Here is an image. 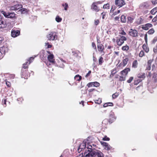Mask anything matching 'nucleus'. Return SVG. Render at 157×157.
I'll return each instance as SVG.
<instances>
[{"label": "nucleus", "mask_w": 157, "mask_h": 157, "mask_svg": "<svg viewBox=\"0 0 157 157\" xmlns=\"http://www.w3.org/2000/svg\"><path fill=\"white\" fill-rule=\"evenodd\" d=\"M89 153L86 154L85 157H104L102 152L98 150H88Z\"/></svg>", "instance_id": "f257e3e1"}, {"label": "nucleus", "mask_w": 157, "mask_h": 157, "mask_svg": "<svg viewBox=\"0 0 157 157\" xmlns=\"http://www.w3.org/2000/svg\"><path fill=\"white\" fill-rule=\"evenodd\" d=\"M47 36L48 40H53L56 39L57 38L56 33L55 32H50Z\"/></svg>", "instance_id": "f03ea898"}, {"label": "nucleus", "mask_w": 157, "mask_h": 157, "mask_svg": "<svg viewBox=\"0 0 157 157\" xmlns=\"http://www.w3.org/2000/svg\"><path fill=\"white\" fill-rule=\"evenodd\" d=\"M120 38L117 40L116 42L117 45L121 46L124 43V41L127 40L126 38L123 36H120Z\"/></svg>", "instance_id": "7ed1b4c3"}, {"label": "nucleus", "mask_w": 157, "mask_h": 157, "mask_svg": "<svg viewBox=\"0 0 157 157\" xmlns=\"http://www.w3.org/2000/svg\"><path fill=\"white\" fill-rule=\"evenodd\" d=\"M150 6V5L149 3L147 2H142L139 6L140 8L144 10L148 9Z\"/></svg>", "instance_id": "20e7f679"}, {"label": "nucleus", "mask_w": 157, "mask_h": 157, "mask_svg": "<svg viewBox=\"0 0 157 157\" xmlns=\"http://www.w3.org/2000/svg\"><path fill=\"white\" fill-rule=\"evenodd\" d=\"M47 52L49 54L48 56V61L53 63H55V59H54V56L53 54L51 53L50 52L47 51Z\"/></svg>", "instance_id": "39448f33"}, {"label": "nucleus", "mask_w": 157, "mask_h": 157, "mask_svg": "<svg viewBox=\"0 0 157 157\" xmlns=\"http://www.w3.org/2000/svg\"><path fill=\"white\" fill-rule=\"evenodd\" d=\"M22 7V5L20 3H17L14 6L10 7V10H16Z\"/></svg>", "instance_id": "423d86ee"}, {"label": "nucleus", "mask_w": 157, "mask_h": 157, "mask_svg": "<svg viewBox=\"0 0 157 157\" xmlns=\"http://www.w3.org/2000/svg\"><path fill=\"white\" fill-rule=\"evenodd\" d=\"M115 4L117 6L121 7L125 4V2L124 0H116Z\"/></svg>", "instance_id": "0eeeda50"}, {"label": "nucleus", "mask_w": 157, "mask_h": 157, "mask_svg": "<svg viewBox=\"0 0 157 157\" xmlns=\"http://www.w3.org/2000/svg\"><path fill=\"white\" fill-rule=\"evenodd\" d=\"M129 35L133 37H136L138 36V33L137 31L136 30H133L132 29H130V31L129 32Z\"/></svg>", "instance_id": "6e6552de"}, {"label": "nucleus", "mask_w": 157, "mask_h": 157, "mask_svg": "<svg viewBox=\"0 0 157 157\" xmlns=\"http://www.w3.org/2000/svg\"><path fill=\"white\" fill-rule=\"evenodd\" d=\"M34 59V58L33 57H30L29 59L27 60V61L25 63H24L23 64V68L25 69L27 68L28 65L32 62Z\"/></svg>", "instance_id": "1a4fd4ad"}, {"label": "nucleus", "mask_w": 157, "mask_h": 157, "mask_svg": "<svg viewBox=\"0 0 157 157\" xmlns=\"http://www.w3.org/2000/svg\"><path fill=\"white\" fill-rule=\"evenodd\" d=\"M8 48L5 47H3L0 48V53L1 55L0 56V58H1L3 54H5L6 52H7Z\"/></svg>", "instance_id": "9d476101"}, {"label": "nucleus", "mask_w": 157, "mask_h": 157, "mask_svg": "<svg viewBox=\"0 0 157 157\" xmlns=\"http://www.w3.org/2000/svg\"><path fill=\"white\" fill-rule=\"evenodd\" d=\"M20 34V31L19 30H12L11 33V35L12 37H15L19 36Z\"/></svg>", "instance_id": "9b49d317"}, {"label": "nucleus", "mask_w": 157, "mask_h": 157, "mask_svg": "<svg viewBox=\"0 0 157 157\" xmlns=\"http://www.w3.org/2000/svg\"><path fill=\"white\" fill-rule=\"evenodd\" d=\"M91 9L96 12H98L99 10V8L98 7L95 3H94L91 6Z\"/></svg>", "instance_id": "f8f14e48"}, {"label": "nucleus", "mask_w": 157, "mask_h": 157, "mask_svg": "<svg viewBox=\"0 0 157 157\" xmlns=\"http://www.w3.org/2000/svg\"><path fill=\"white\" fill-rule=\"evenodd\" d=\"M142 29L145 30H147L149 29L152 27V25L150 23H147L142 25Z\"/></svg>", "instance_id": "ddd939ff"}, {"label": "nucleus", "mask_w": 157, "mask_h": 157, "mask_svg": "<svg viewBox=\"0 0 157 157\" xmlns=\"http://www.w3.org/2000/svg\"><path fill=\"white\" fill-rule=\"evenodd\" d=\"M116 119V117L113 114H111L109 117V122L110 123H112Z\"/></svg>", "instance_id": "4468645a"}, {"label": "nucleus", "mask_w": 157, "mask_h": 157, "mask_svg": "<svg viewBox=\"0 0 157 157\" xmlns=\"http://www.w3.org/2000/svg\"><path fill=\"white\" fill-rule=\"evenodd\" d=\"M64 62L62 59H60V60L58 61V64L59 67L61 68H63L64 67V65L63 63Z\"/></svg>", "instance_id": "2eb2a0df"}, {"label": "nucleus", "mask_w": 157, "mask_h": 157, "mask_svg": "<svg viewBox=\"0 0 157 157\" xmlns=\"http://www.w3.org/2000/svg\"><path fill=\"white\" fill-rule=\"evenodd\" d=\"M15 15L14 13H9L7 18L13 19L15 18Z\"/></svg>", "instance_id": "dca6fc26"}, {"label": "nucleus", "mask_w": 157, "mask_h": 157, "mask_svg": "<svg viewBox=\"0 0 157 157\" xmlns=\"http://www.w3.org/2000/svg\"><path fill=\"white\" fill-rule=\"evenodd\" d=\"M98 50L100 52H103L104 47L101 44H98L97 45Z\"/></svg>", "instance_id": "f3484780"}, {"label": "nucleus", "mask_w": 157, "mask_h": 157, "mask_svg": "<svg viewBox=\"0 0 157 157\" xmlns=\"http://www.w3.org/2000/svg\"><path fill=\"white\" fill-rule=\"evenodd\" d=\"M130 71V69L129 68H127L121 71V73L122 75L125 76L127 74L128 72Z\"/></svg>", "instance_id": "a211bd4d"}, {"label": "nucleus", "mask_w": 157, "mask_h": 157, "mask_svg": "<svg viewBox=\"0 0 157 157\" xmlns=\"http://www.w3.org/2000/svg\"><path fill=\"white\" fill-rule=\"evenodd\" d=\"M5 22L0 18V28L5 27Z\"/></svg>", "instance_id": "6ab92c4d"}, {"label": "nucleus", "mask_w": 157, "mask_h": 157, "mask_svg": "<svg viewBox=\"0 0 157 157\" xmlns=\"http://www.w3.org/2000/svg\"><path fill=\"white\" fill-rule=\"evenodd\" d=\"M142 48L147 53L149 51V48L147 46L146 44H143L142 46Z\"/></svg>", "instance_id": "aec40b11"}, {"label": "nucleus", "mask_w": 157, "mask_h": 157, "mask_svg": "<svg viewBox=\"0 0 157 157\" xmlns=\"http://www.w3.org/2000/svg\"><path fill=\"white\" fill-rule=\"evenodd\" d=\"M86 147L87 149H88V150H95L94 148V147H93L92 145L87 144H86Z\"/></svg>", "instance_id": "412c9836"}, {"label": "nucleus", "mask_w": 157, "mask_h": 157, "mask_svg": "<svg viewBox=\"0 0 157 157\" xmlns=\"http://www.w3.org/2000/svg\"><path fill=\"white\" fill-rule=\"evenodd\" d=\"M74 79L76 81H79L81 80L82 79V77L79 75H77L74 77Z\"/></svg>", "instance_id": "4be33fe9"}, {"label": "nucleus", "mask_w": 157, "mask_h": 157, "mask_svg": "<svg viewBox=\"0 0 157 157\" xmlns=\"http://www.w3.org/2000/svg\"><path fill=\"white\" fill-rule=\"evenodd\" d=\"M62 5L64 7L65 10H67V8L68 7V5L67 3H63L62 4Z\"/></svg>", "instance_id": "5701e85b"}, {"label": "nucleus", "mask_w": 157, "mask_h": 157, "mask_svg": "<svg viewBox=\"0 0 157 157\" xmlns=\"http://www.w3.org/2000/svg\"><path fill=\"white\" fill-rule=\"evenodd\" d=\"M1 13L5 17L7 18L9 12H7L2 10L1 11Z\"/></svg>", "instance_id": "b1692460"}, {"label": "nucleus", "mask_w": 157, "mask_h": 157, "mask_svg": "<svg viewBox=\"0 0 157 157\" xmlns=\"http://www.w3.org/2000/svg\"><path fill=\"white\" fill-rule=\"evenodd\" d=\"M129 48V46L126 45L125 46H123L122 48V49L124 51H127Z\"/></svg>", "instance_id": "393cba45"}, {"label": "nucleus", "mask_w": 157, "mask_h": 157, "mask_svg": "<svg viewBox=\"0 0 157 157\" xmlns=\"http://www.w3.org/2000/svg\"><path fill=\"white\" fill-rule=\"evenodd\" d=\"M137 61L136 60H135L132 63V67L135 68H136L137 66Z\"/></svg>", "instance_id": "a878e982"}, {"label": "nucleus", "mask_w": 157, "mask_h": 157, "mask_svg": "<svg viewBox=\"0 0 157 157\" xmlns=\"http://www.w3.org/2000/svg\"><path fill=\"white\" fill-rule=\"evenodd\" d=\"M138 77L139 78H142L143 79L145 77V73H141L138 75Z\"/></svg>", "instance_id": "bb28decb"}, {"label": "nucleus", "mask_w": 157, "mask_h": 157, "mask_svg": "<svg viewBox=\"0 0 157 157\" xmlns=\"http://www.w3.org/2000/svg\"><path fill=\"white\" fill-rule=\"evenodd\" d=\"M121 21L122 22L125 23L126 21L125 17L124 15H122L121 18Z\"/></svg>", "instance_id": "cd10ccee"}, {"label": "nucleus", "mask_w": 157, "mask_h": 157, "mask_svg": "<svg viewBox=\"0 0 157 157\" xmlns=\"http://www.w3.org/2000/svg\"><path fill=\"white\" fill-rule=\"evenodd\" d=\"M157 12V7L151 10V13L152 14H155Z\"/></svg>", "instance_id": "c85d7f7f"}, {"label": "nucleus", "mask_w": 157, "mask_h": 157, "mask_svg": "<svg viewBox=\"0 0 157 157\" xmlns=\"http://www.w3.org/2000/svg\"><path fill=\"white\" fill-rule=\"evenodd\" d=\"M113 103L112 102H108L105 103L103 105V107H106L108 106H113Z\"/></svg>", "instance_id": "c756f323"}, {"label": "nucleus", "mask_w": 157, "mask_h": 157, "mask_svg": "<svg viewBox=\"0 0 157 157\" xmlns=\"http://www.w3.org/2000/svg\"><path fill=\"white\" fill-rule=\"evenodd\" d=\"M103 62L104 61L103 58L101 56L100 57L98 60V63L99 64L101 65H102Z\"/></svg>", "instance_id": "7c9ffc66"}, {"label": "nucleus", "mask_w": 157, "mask_h": 157, "mask_svg": "<svg viewBox=\"0 0 157 157\" xmlns=\"http://www.w3.org/2000/svg\"><path fill=\"white\" fill-rule=\"evenodd\" d=\"M92 84H93L94 86L96 87H98L100 86L99 83L97 82H92Z\"/></svg>", "instance_id": "2f4dec72"}, {"label": "nucleus", "mask_w": 157, "mask_h": 157, "mask_svg": "<svg viewBox=\"0 0 157 157\" xmlns=\"http://www.w3.org/2000/svg\"><path fill=\"white\" fill-rule=\"evenodd\" d=\"M22 13H25L28 12L29 10L25 8H22L20 10Z\"/></svg>", "instance_id": "473e14b6"}, {"label": "nucleus", "mask_w": 157, "mask_h": 157, "mask_svg": "<svg viewBox=\"0 0 157 157\" xmlns=\"http://www.w3.org/2000/svg\"><path fill=\"white\" fill-rule=\"evenodd\" d=\"M62 20V18L60 17L59 16H57L56 18V21L58 22H61Z\"/></svg>", "instance_id": "72a5a7b5"}, {"label": "nucleus", "mask_w": 157, "mask_h": 157, "mask_svg": "<svg viewBox=\"0 0 157 157\" xmlns=\"http://www.w3.org/2000/svg\"><path fill=\"white\" fill-rule=\"evenodd\" d=\"M128 59L127 58H126L123 60V63L124 66H125L127 64L128 62Z\"/></svg>", "instance_id": "f704fd0d"}, {"label": "nucleus", "mask_w": 157, "mask_h": 157, "mask_svg": "<svg viewBox=\"0 0 157 157\" xmlns=\"http://www.w3.org/2000/svg\"><path fill=\"white\" fill-rule=\"evenodd\" d=\"M94 101L95 103L100 104L101 103V98H98V100H95Z\"/></svg>", "instance_id": "c9c22d12"}, {"label": "nucleus", "mask_w": 157, "mask_h": 157, "mask_svg": "<svg viewBox=\"0 0 157 157\" xmlns=\"http://www.w3.org/2000/svg\"><path fill=\"white\" fill-rule=\"evenodd\" d=\"M111 148L112 147L108 144L106 145V146L105 148L106 150H107L108 151L110 150Z\"/></svg>", "instance_id": "e433bc0d"}, {"label": "nucleus", "mask_w": 157, "mask_h": 157, "mask_svg": "<svg viewBox=\"0 0 157 157\" xmlns=\"http://www.w3.org/2000/svg\"><path fill=\"white\" fill-rule=\"evenodd\" d=\"M155 32V31L153 29H151L149 30L147 32L148 34H153Z\"/></svg>", "instance_id": "4c0bfd02"}, {"label": "nucleus", "mask_w": 157, "mask_h": 157, "mask_svg": "<svg viewBox=\"0 0 157 157\" xmlns=\"http://www.w3.org/2000/svg\"><path fill=\"white\" fill-rule=\"evenodd\" d=\"M110 7V5L109 4H105L103 6V8L105 9H109Z\"/></svg>", "instance_id": "58836bf2"}, {"label": "nucleus", "mask_w": 157, "mask_h": 157, "mask_svg": "<svg viewBox=\"0 0 157 157\" xmlns=\"http://www.w3.org/2000/svg\"><path fill=\"white\" fill-rule=\"evenodd\" d=\"M86 147V144H81L80 146V148L81 149L85 148Z\"/></svg>", "instance_id": "ea45409f"}, {"label": "nucleus", "mask_w": 157, "mask_h": 157, "mask_svg": "<svg viewBox=\"0 0 157 157\" xmlns=\"http://www.w3.org/2000/svg\"><path fill=\"white\" fill-rule=\"evenodd\" d=\"M125 75H123L122 76H120L119 78V80L120 81H124L125 79Z\"/></svg>", "instance_id": "a19ab883"}, {"label": "nucleus", "mask_w": 157, "mask_h": 157, "mask_svg": "<svg viewBox=\"0 0 157 157\" xmlns=\"http://www.w3.org/2000/svg\"><path fill=\"white\" fill-rule=\"evenodd\" d=\"M6 99H3L2 100V103H3V105L4 107H6Z\"/></svg>", "instance_id": "79ce46f5"}, {"label": "nucleus", "mask_w": 157, "mask_h": 157, "mask_svg": "<svg viewBox=\"0 0 157 157\" xmlns=\"http://www.w3.org/2000/svg\"><path fill=\"white\" fill-rule=\"evenodd\" d=\"M133 18L131 17H128V22L131 23L132 22V21L133 20Z\"/></svg>", "instance_id": "37998d69"}, {"label": "nucleus", "mask_w": 157, "mask_h": 157, "mask_svg": "<svg viewBox=\"0 0 157 157\" xmlns=\"http://www.w3.org/2000/svg\"><path fill=\"white\" fill-rule=\"evenodd\" d=\"M144 55V52L143 51H141L139 54V56L140 57H142Z\"/></svg>", "instance_id": "c03bdc74"}, {"label": "nucleus", "mask_w": 157, "mask_h": 157, "mask_svg": "<svg viewBox=\"0 0 157 157\" xmlns=\"http://www.w3.org/2000/svg\"><path fill=\"white\" fill-rule=\"evenodd\" d=\"M109 138L108 137L106 136H105L102 138V140L104 141H109Z\"/></svg>", "instance_id": "a18cd8bd"}, {"label": "nucleus", "mask_w": 157, "mask_h": 157, "mask_svg": "<svg viewBox=\"0 0 157 157\" xmlns=\"http://www.w3.org/2000/svg\"><path fill=\"white\" fill-rule=\"evenodd\" d=\"M120 12V10H118L117 12H115L112 15V17L115 16V15H117V14L119 13Z\"/></svg>", "instance_id": "49530a36"}, {"label": "nucleus", "mask_w": 157, "mask_h": 157, "mask_svg": "<svg viewBox=\"0 0 157 157\" xmlns=\"http://www.w3.org/2000/svg\"><path fill=\"white\" fill-rule=\"evenodd\" d=\"M101 144L103 146H105V147L106 146V145L108 144V143L103 142V141H101Z\"/></svg>", "instance_id": "de8ad7c7"}, {"label": "nucleus", "mask_w": 157, "mask_h": 157, "mask_svg": "<svg viewBox=\"0 0 157 157\" xmlns=\"http://www.w3.org/2000/svg\"><path fill=\"white\" fill-rule=\"evenodd\" d=\"M133 79V78L132 77H131L127 81V82L128 83H130L132 81V80Z\"/></svg>", "instance_id": "09e8293b"}, {"label": "nucleus", "mask_w": 157, "mask_h": 157, "mask_svg": "<svg viewBox=\"0 0 157 157\" xmlns=\"http://www.w3.org/2000/svg\"><path fill=\"white\" fill-rule=\"evenodd\" d=\"M154 52L155 53H157V44L156 46L153 48Z\"/></svg>", "instance_id": "8fccbe9b"}, {"label": "nucleus", "mask_w": 157, "mask_h": 157, "mask_svg": "<svg viewBox=\"0 0 157 157\" xmlns=\"http://www.w3.org/2000/svg\"><path fill=\"white\" fill-rule=\"evenodd\" d=\"M92 46L93 48L95 49V50H97L96 47V45L95 44L94 42H92Z\"/></svg>", "instance_id": "3c124183"}, {"label": "nucleus", "mask_w": 157, "mask_h": 157, "mask_svg": "<svg viewBox=\"0 0 157 157\" xmlns=\"http://www.w3.org/2000/svg\"><path fill=\"white\" fill-rule=\"evenodd\" d=\"M45 46H48L47 48H51L52 47V45H50L48 43H45Z\"/></svg>", "instance_id": "603ef678"}, {"label": "nucleus", "mask_w": 157, "mask_h": 157, "mask_svg": "<svg viewBox=\"0 0 157 157\" xmlns=\"http://www.w3.org/2000/svg\"><path fill=\"white\" fill-rule=\"evenodd\" d=\"M106 14V13L105 12H103L101 13V14L102 15V18L103 19H104L105 18Z\"/></svg>", "instance_id": "864d4df0"}, {"label": "nucleus", "mask_w": 157, "mask_h": 157, "mask_svg": "<svg viewBox=\"0 0 157 157\" xmlns=\"http://www.w3.org/2000/svg\"><path fill=\"white\" fill-rule=\"evenodd\" d=\"M99 23V21L98 19H96L94 21V24L96 25H97Z\"/></svg>", "instance_id": "5fc2aeb1"}, {"label": "nucleus", "mask_w": 157, "mask_h": 157, "mask_svg": "<svg viewBox=\"0 0 157 157\" xmlns=\"http://www.w3.org/2000/svg\"><path fill=\"white\" fill-rule=\"evenodd\" d=\"M157 21V15L154 17L152 20V21L153 22H155Z\"/></svg>", "instance_id": "6e6d98bb"}, {"label": "nucleus", "mask_w": 157, "mask_h": 157, "mask_svg": "<svg viewBox=\"0 0 157 157\" xmlns=\"http://www.w3.org/2000/svg\"><path fill=\"white\" fill-rule=\"evenodd\" d=\"M118 95L117 94H113L112 95V98H116Z\"/></svg>", "instance_id": "4d7b16f0"}, {"label": "nucleus", "mask_w": 157, "mask_h": 157, "mask_svg": "<svg viewBox=\"0 0 157 157\" xmlns=\"http://www.w3.org/2000/svg\"><path fill=\"white\" fill-rule=\"evenodd\" d=\"M139 20H140L139 22H138V24H141L143 21L142 19L141 18H139Z\"/></svg>", "instance_id": "13d9d810"}, {"label": "nucleus", "mask_w": 157, "mask_h": 157, "mask_svg": "<svg viewBox=\"0 0 157 157\" xmlns=\"http://www.w3.org/2000/svg\"><path fill=\"white\" fill-rule=\"evenodd\" d=\"M87 86L89 87L93 86V84H92V82H90V83H89L87 85Z\"/></svg>", "instance_id": "bf43d9fd"}, {"label": "nucleus", "mask_w": 157, "mask_h": 157, "mask_svg": "<svg viewBox=\"0 0 157 157\" xmlns=\"http://www.w3.org/2000/svg\"><path fill=\"white\" fill-rule=\"evenodd\" d=\"M152 62V60H148V61L147 62L148 65H151V63Z\"/></svg>", "instance_id": "052dcab7"}, {"label": "nucleus", "mask_w": 157, "mask_h": 157, "mask_svg": "<svg viewBox=\"0 0 157 157\" xmlns=\"http://www.w3.org/2000/svg\"><path fill=\"white\" fill-rule=\"evenodd\" d=\"M6 84L7 86L8 87H10L11 86L10 83L9 82H6Z\"/></svg>", "instance_id": "680f3d73"}, {"label": "nucleus", "mask_w": 157, "mask_h": 157, "mask_svg": "<svg viewBox=\"0 0 157 157\" xmlns=\"http://www.w3.org/2000/svg\"><path fill=\"white\" fill-rule=\"evenodd\" d=\"M4 38L2 37H0V44H1Z\"/></svg>", "instance_id": "e2e57ef3"}, {"label": "nucleus", "mask_w": 157, "mask_h": 157, "mask_svg": "<svg viewBox=\"0 0 157 157\" xmlns=\"http://www.w3.org/2000/svg\"><path fill=\"white\" fill-rule=\"evenodd\" d=\"M157 41V37H155L154 38L153 40V42L155 43Z\"/></svg>", "instance_id": "0e129e2a"}, {"label": "nucleus", "mask_w": 157, "mask_h": 157, "mask_svg": "<svg viewBox=\"0 0 157 157\" xmlns=\"http://www.w3.org/2000/svg\"><path fill=\"white\" fill-rule=\"evenodd\" d=\"M119 18H120L119 17L117 16V17H115L114 18V19L115 20H116V21H117V20H119Z\"/></svg>", "instance_id": "69168bd1"}, {"label": "nucleus", "mask_w": 157, "mask_h": 157, "mask_svg": "<svg viewBox=\"0 0 157 157\" xmlns=\"http://www.w3.org/2000/svg\"><path fill=\"white\" fill-rule=\"evenodd\" d=\"M120 34L123 35H126V33L124 31H122V32L120 33Z\"/></svg>", "instance_id": "338daca9"}, {"label": "nucleus", "mask_w": 157, "mask_h": 157, "mask_svg": "<svg viewBox=\"0 0 157 157\" xmlns=\"http://www.w3.org/2000/svg\"><path fill=\"white\" fill-rule=\"evenodd\" d=\"M151 2L152 3V4L154 5L157 4V2L156 1H151Z\"/></svg>", "instance_id": "774afa93"}]
</instances>
